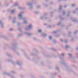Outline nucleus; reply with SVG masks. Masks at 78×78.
I'll return each mask as SVG.
<instances>
[{
    "label": "nucleus",
    "mask_w": 78,
    "mask_h": 78,
    "mask_svg": "<svg viewBox=\"0 0 78 78\" xmlns=\"http://www.w3.org/2000/svg\"><path fill=\"white\" fill-rule=\"evenodd\" d=\"M5 46H7L8 47V48L9 49V50H13V51L15 53L16 55H18V56H19L20 55V53L18 52V51H16V50H18L19 49V48L17 47L18 45H19V43L16 41H14V42L11 43V46H10L9 45L6 44H5ZM14 47H17L16 48H15Z\"/></svg>",
    "instance_id": "obj_1"
},
{
    "label": "nucleus",
    "mask_w": 78,
    "mask_h": 78,
    "mask_svg": "<svg viewBox=\"0 0 78 78\" xmlns=\"http://www.w3.org/2000/svg\"><path fill=\"white\" fill-rule=\"evenodd\" d=\"M66 70L67 72H72L73 74L76 76H78V74L76 72H75L72 69L70 68L69 66H66Z\"/></svg>",
    "instance_id": "obj_2"
},
{
    "label": "nucleus",
    "mask_w": 78,
    "mask_h": 78,
    "mask_svg": "<svg viewBox=\"0 0 78 78\" xmlns=\"http://www.w3.org/2000/svg\"><path fill=\"white\" fill-rule=\"evenodd\" d=\"M58 57L59 58L62 60L60 61V62L62 64L63 66H65V70H66V66H67V65L66 64V60L64 58H62L61 57V55H58Z\"/></svg>",
    "instance_id": "obj_3"
},
{
    "label": "nucleus",
    "mask_w": 78,
    "mask_h": 78,
    "mask_svg": "<svg viewBox=\"0 0 78 78\" xmlns=\"http://www.w3.org/2000/svg\"><path fill=\"white\" fill-rule=\"evenodd\" d=\"M25 14V12H20V13L18 15V16L19 17V20H22V19H25V18H24V17H22V15H23Z\"/></svg>",
    "instance_id": "obj_4"
},
{
    "label": "nucleus",
    "mask_w": 78,
    "mask_h": 78,
    "mask_svg": "<svg viewBox=\"0 0 78 78\" xmlns=\"http://www.w3.org/2000/svg\"><path fill=\"white\" fill-rule=\"evenodd\" d=\"M33 26L32 24H30L28 26L25 28V30L26 31H30L31 30Z\"/></svg>",
    "instance_id": "obj_5"
},
{
    "label": "nucleus",
    "mask_w": 78,
    "mask_h": 78,
    "mask_svg": "<svg viewBox=\"0 0 78 78\" xmlns=\"http://www.w3.org/2000/svg\"><path fill=\"white\" fill-rule=\"evenodd\" d=\"M3 74L4 75H7V76H9L10 77V78H15V77H14V76H12L11 74H9L8 73H5V72L4 73H3Z\"/></svg>",
    "instance_id": "obj_6"
},
{
    "label": "nucleus",
    "mask_w": 78,
    "mask_h": 78,
    "mask_svg": "<svg viewBox=\"0 0 78 78\" xmlns=\"http://www.w3.org/2000/svg\"><path fill=\"white\" fill-rule=\"evenodd\" d=\"M26 4L28 6H29L30 9H33L34 8L32 3H27Z\"/></svg>",
    "instance_id": "obj_7"
},
{
    "label": "nucleus",
    "mask_w": 78,
    "mask_h": 78,
    "mask_svg": "<svg viewBox=\"0 0 78 78\" xmlns=\"http://www.w3.org/2000/svg\"><path fill=\"white\" fill-rule=\"evenodd\" d=\"M0 37H1V38H2L3 39H5L7 41H9V39L8 38L6 37V36L4 35H0Z\"/></svg>",
    "instance_id": "obj_8"
},
{
    "label": "nucleus",
    "mask_w": 78,
    "mask_h": 78,
    "mask_svg": "<svg viewBox=\"0 0 78 78\" xmlns=\"http://www.w3.org/2000/svg\"><path fill=\"white\" fill-rule=\"evenodd\" d=\"M48 19V18L47 17H45L43 16H41L40 18V20H47Z\"/></svg>",
    "instance_id": "obj_9"
},
{
    "label": "nucleus",
    "mask_w": 78,
    "mask_h": 78,
    "mask_svg": "<svg viewBox=\"0 0 78 78\" xmlns=\"http://www.w3.org/2000/svg\"><path fill=\"white\" fill-rule=\"evenodd\" d=\"M7 56H8V57H9V58H10V59H13V57L11 55V54L7 53Z\"/></svg>",
    "instance_id": "obj_10"
},
{
    "label": "nucleus",
    "mask_w": 78,
    "mask_h": 78,
    "mask_svg": "<svg viewBox=\"0 0 78 78\" xmlns=\"http://www.w3.org/2000/svg\"><path fill=\"white\" fill-rule=\"evenodd\" d=\"M0 25H1V27L2 28H5L4 27V23L1 20H0Z\"/></svg>",
    "instance_id": "obj_11"
},
{
    "label": "nucleus",
    "mask_w": 78,
    "mask_h": 78,
    "mask_svg": "<svg viewBox=\"0 0 78 78\" xmlns=\"http://www.w3.org/2000/svg\"><path fill=\"white\" fill-rule=\"evenodd\" d=\"M24 55L28 59V60H29V61H30L31 60V58L28 56V55H27V54L26 52L24 53Z\"/></svg>",
    "instance_id": "obj_12"
},
{
    "label": "nucleus",
    "mask_w": 78,
    "mask_h": 78,
    "mask_svg": "<svg viewBox=\"0 0 78 78\" xmlns=\"http://www.w3.org/2000/svg\"><path fill=\"white\" fill-rule=\"evenodd\" d=\"M42 54L46 58H50L51 57V55H45L44 53H42Z\"/></svg>",
    "instance_id": "obj_13"
},
{
    "label": "nucleus",
    "mask_w": 78,
    "mask_h": 78,
    "mask_svg": "<svg viewBox=\"0 0 78 78\" xmlns=\"http://www.w3.org/2000/svg\"><path fill=\"white\" fill-rule=\"evenodd\" d=\"M19 6V3H16L15 4H14L12 5V7H16V6Z\"/></svg>",
    "instance_id": "obj_14"
},
{
    "label": "nucleus",
    "mask_w": 78,
    "mask_h": 78,
    "mask_svg": "<svg viewBox=\"0 0 78 78\" xmlns=\"http://www.w3.org/2000/svg\"><path fill=\"white\" fill-rule=\"evenodd\" d=\"M24 18H25V19H22V20H23L24 24H27V21H26L27 20V18L26 17H24Z\"/></svg>",
    "instance_id": "obj_15"
},
{
    "label": "nucleus",
    "mask_w": 78,
    "mask_h": 78,
    "mask_svg": "<svg viewBox=\"0 0 78 78\" xmlns=\"http://www.w3.org/2000/svg\"><path fill=\"white\" fill-rule=\"evenodd\" d=\"M41 36L43 37H45L47 35L45 33H41Z\"/></svg>",
    "instance_id": "obj_16"
},
{
    "label": "nucleus",
    "mask_w": 78,
    "mask_h": 78,
    "mask_svg": "<svg viewBox=\"0 0 78 78\" xmlns=\"http://www.w3.org/2000/svg\"><path fill=\"white\" fill-rule=\"evenodd\" d=\"M30 55L31 56H37L38 55L37 54H36L33 52H31L30 53Z\"/></svg>",
    "instance_id": "obj_17"
},
{
    "label": "nucleus",
    "mask_w": 78,
    "mask_h": 78,
    "mask_svg": "<svg viewBox=\"0 0 78 78\" xmlns=\"http://www.w3.org/2000/svg\"><path fill=\"white\" fill-rule=\"evenodd\" d=\"M8 61L9 62H12V64H14V61L12 60L8 59Z\"/></svg>",
    "instance_id": "obj_18"
},
{
    "label": "nucleus",
    "mask_w": 78,
    "mask_h": 78,
    "mask_svg": "<svg viewBox=\"0 0 78 78\" xmlns=\"http://www.w3.org/2000/svg\"><path fill=\"white\" fill-rule=\"evenodd\" d=\"M62 11V6L60 5L59 7L58 13H60L61 11Z\"/></svg>",
    "instance_id": "obj_19"
},
{
    "label": "nucleus",
    "mask_w": 78,
    "mask_h": 78,
    "mask_svg": "<svg viewBox=\"0 0 78 78\" xmlns=\"http://www.w3.org/2000/svg\"><path fill=\"white\" fill-rule=\"evenodd\" d=\"M24 34H26V35H27V36H31V35H32V34H30L28 33H27V32H24Z\"/></svg>",
    "instance_id": "obj_20"
},
{
    "label": "nucleus",
    "mask_w": 78,
    "mask_h": 78,
    "mask_svg": "<svg viewBox=\"0 0 78 78\" xmlns=\"http://www.w3.org/2000/svg\"><path fill=\"white\" fill-rule=\"evenodd\" d=\"M32 51H36L37 53H39V51L37 50L36 48H33L32 50Z\"/></svg>",
    "instance_id": "obj_21"
},
{
    "label": "nucleus",
    "mask_w": 78,
    "mask_h": 78,
    "mask_svg": "<svg viewBox=\"0 0 78 78\" xmlns=\"http://www.w3.org/2000/svg\"><path fill=\"white\" fill-rule=\"evenodd\" d=\"M68 55L69 56V58H70L71 59H73V57H72V54L70 53H68Z\"/></svg>",
    "instance_id": "obj_22"
},
{
    "label": "nucleus",
    "mask_w": 78,
    "mask_h": 78,
    "mask_svg": "<svg viewBox=\"0 0 78 78\" xmlns=\"http://www.w3.org/2000/svg\"><path fill=\"white\" fill-rule=\"evenodd\" d=\"M55 70H57V71H58V72L59 73L60 72V70L59 69V68H58V67H56L55 68Z\"/></svg>",
    "instance_id": "obj_23"
},
{
    "label": "nucleus",
    "mask_w": 78,
    "mask_h": 78,
    "mask_svg": "<svg viewBox=\"0 0 78 78\" xmlns=\"http://www.w3.org/2000/svg\"><path fill=\"white\" fill-rule=\"evenodd\" d=\"M18 8L19 9H26L25 7H18Z\"/></svg>",
    "instance_id": "obj_24"
},
{
    "label": "nucleus",
    "mask_w": 78,
    "mask_h": 78,
    "mask_svg": "<svg viewBox=\"0 0 78 78\" xmlns=\"http://www.w3.org/2000/svg\"><path fill=\"white\" fill-rule=\"evenodd\" d=\"M44 63V61H42L41 62V64L42 66H45Z\"/></svg>",
    "instance_id": "obj_25"
},
{
    "label": "nucleus",
    "mask_w": 78,
    "mask_h": 78,
    "mask_svg": "<svg viewBox=\"0 0 78 78\" xmlns=\"http://www.w3.org/2000/svg\"><path fill=\"white\" fill-rule=\"evenodd\" d=\"M23 36V34H18L17 37H22Z\"/></svg>",
    "instance_id": "obj_26"
},
{
    "label": "nucleus",
    "mask_w": 78,
    "mask_h": 78,
    "mask_svg": "<svg viewBox=\"0 0 78 78\" xmlns=\"http://www.w3.org/2000/svg\"><path fill=\"white\" fill-rule=\"evenodd\" d=\"M16 64H17V65H18V66H20V67H21V66H22V64H20L19 63V62L17 61L16 62Z\"/></svg>",
    "instance_id": "obj_27"
},
{
    "label": "nucleus",
    "mask_w": 78,
    "mask_h": 78,
    "mask_svg": "<svg viewBox=\"0 0 78 78\" xmlns=\"http://www.w3.org/2000/svg\"><path fill=\"white\" fill-rule=\"evenodd\" d=\"M62 17V15H60L59 16V18H60V20H64V18H61Z\"/></svg>",
    "instance_id": "obj_28"
},
{
    "label": "nucleus",
    "mask_w": 78,
    "mask_h": 78,
    "mask_svg": "<svg viewBox=\"0 0 78 78\" xmlns=\"http://www.w3.org/2000/svg\"><path fill=\"white\" fill-rule=\"evenodd\" d=\"M68 34L69 35L68 36V37H71V36H70V34H71V33H72L71 32H68Z\"/></svg>",
    "instance_id": "obj_29"
},
{
    "label": "nucleus",
    "mask_w": 78,
    "mask_h": 78,
    "mask_svg": "<svg viewBox=\"0 0 78 78\" xmlns=\"http://www.w3.org/2000/svg\"><path fill=\"white\" fill-rule=\"evenodd\" d=\"M30 76L32 78H37V77L34 76L33 75L31 74L30 75Z\"/></svg>",
    "instance_id": "obj_30"
},
{
    "label": "nucleus",
    "mask_w": 78,
    "mask_h": 78,
    "mask_svg": "<svg viewBox=\"0 0 78 78\" xmlns=\"http://www.w3.org/2000/svg\"><path fill=\"white\" fill-rule=\"evenodd\" d=\"M50 14L51 17H53V12H50Z\"/></svg>",
    "instance_id": "obj_31"
},
{
    "label": "nucleus",
    "mask_w": 78,
    "mask_h": 78,
    "mask_svg": "<svg viewBox=\"0 0 78 78\" xmlns=\"http://www.w3.org/2000/svg\"><path fill=\"white\" fill-rule=\"evenodd\" d=\"M8 35L9 36V37H13V35L10 33H9L8 34Z\"/></svg>",
    "instance_id": "obj_32"
},
{
    "label": "nucleus",
    "mask_w": 78,
    "mask_h": 78,
    "mask_svg": "<svg viewBox=\"0 0 78 78\" xmlns=\"http://www.w3.org/2000/svg\"><path fill=\"white\" fill-rule=\"evenodd\" d=\"M18 30L19 31H20V32H22V31L21 30L20 27H18Z\"/></svg>",
    "instance_id": "obj_33"
},
{
    "label": "nucleus",
    "mask_w": 78,
    "mask_h": 78,
    "mask_svg": "<svg viewBox=\"0 0 78 78\" xmlns=\"http://www.w3.org/2000/svg\"><path fill=\"white\" fill-rule=\"evenodd\" d=\"M61 36V35L60 34H56L55 35V37H59Z\"/></svg>",
    "instance_id": "obj_34"
},
{
    "label": "nucleus",
    "mask_w": 78,
    "mask_h": 78,
    "mask_svg": "<svg viewBox=\"0 0 78 78\" xmlns=\"http://www.w3.org/2000/svg\"><path fill=\"white\" fill-rule=\"evenodd\" d=\"M20 77L21 78H24L25 76H24L23 75V74H20Z\"/></svg>",
    "instance_id": "obj_35"
},
{
    "label": "nucleus",
    "mask_w": 78,
    "mask_h": 78,
    "mask_svg": "<svg viewBox=\"0 0 78 78\" xmlns=\"http://www.w3.org/2000/svg\"><path fill=\"white\" fill-rule=\"evenodd\" d=\"M9 20H12V16H9Z\"/></svg>",
    "instance_id": "obj_36"
},
{
    "label": "nucleus",
    "mask_w": 78,
    "mask_h": 78,
    "mask_svg": "<svg viewBox=\"0 0 78 78\" xmlns=\"http://www.w3.org/2000/svg\"><path fill=\"white\" fill-rule=\"evenodd\" d=\"M62 14H63V16H65V15H66V11H63L62 12Z\"/></svg>",
    "instance_id": "obj_37"
},
{
    "label": "nucleus",
    "mask_w": 78,
    "mask_h": 78,
    "mask_svg": "<svg viewBox=\"0 0 78 78\" xmlns=\"http://www.w3.org/2000/svg\"><path fill=\"white\" fill-rule=\"evenodd\" d=\"M21 50L22 51H23V52H24V55H25V50L23 49H21Z\"/></svg>",
    "instance_id": "obj_38"
},
{
    "label": "nucleus",
    "mask_w": 78,
    "mask_h": 78,
    "mask_svg": "<svg viewBox=\"0 0 78 78\" xmlns=\"http://www.w3.org/2000/svg\"><path fill=\"white\" fill-rule=\"evenodd\" d=\"M73 22H76V23H78V20H73Z\"/></svg>",
    "instance_id": "obj_39"
},
{
    "label": "nucleus",
    "mask_w": 78,
    "mask_h": 78,
    "mask_svg": "<svg viewBox=\"0 0 78 78\" xmlns=\"http://www.w3.org/2000/svg\"><path fill=\"white\" fill-rule=\"evenodd\" d=\"M52 42L54 43V44H56V40H53L52 41Z\"/></svg>",
    "instance_id": "obj_40"
},
{
    "label": "nucleus",
    "mask_w": 78,
    "mask_h": 78,
    "mask_svg": "<svg viewBox=\"0 0 78 78\" xmlns=\"http://www.w3.org/2000/svg\"><path fill=\"white\" fill-rule=\"evenodd\" d=\"M48 68L49 69H53V67H51L50 66H48Z\"/></svg>",
    "instance_id": "obj_41"
},
{
    "label": "nucleus",
    "mask_w": 78,
    "mask_h": 78,
    "mask_svg": "<svg viewBox=\"0 0 78 78\" xmlns=\"http://www.w3.org/2000/svg\"><path fill=\"white\" fill-rule=\"evenodd\" d=\"M38 32L39 33H42V30H38Z\"/></svg>",
    "instance_id": "obj_42"
},
{
    "label": "nucleus",
    "mask_w": 78,
    "mask_h": 78,
    "mask_svg": "<svg viewBox=\"0 0 78 78\" xmlns=\"http://www.w3.org/2000/svg\"><path fill=\"white\" fill-rule=\"evenodd\" d=\"M17 24L18 26H19L21 25V23H19V22H18L17 23Z\"/></svg>",
    "instance_id": "obj_43"
},
{
    "label": "nucleus",
    "mask_w": 78,
    "mask_h": 78,
    "mask_svg": "<svg viewBox=\"0 0 78 78\" xmlns=\"http://www.w3.org/2000/svg\"><path fill=\"white\" fill-rule=\"evenodd\" d=\"M48 38L49 40H52V37L51 36H49Z\"/></svg>",
    "instance_id": "obj_44"
},
{
    "label": "nucleus",
    "mask_w": 78,
    "mask_h": 78,
    "mask_svg": "<svg viewBox=\"0 0 78 78\" xmlns=\"http://www.w3.org/2000/svg\"><path fill=\"white\" fill-rule=\"evenodd\" d=\"M78 30H76L74 33V35H75V34H76V33H78Z\"/></svg>",
    "instance_id": "obj_45"
},
{
    "label": "nucleus",
    "mask_w": 78,
    "mask_h": 78,
    "mask_svg": "<svg viewBox=\"0 0 78 78\" xmlns=\"http://www.w3.org/2000/svg\"><path fill=\"white\" fill-rule=\"evenodd\" d=\"M37 8H38V9H39V8H41V5H37Z\"/></svg>",
    "instance_id": "obj_46"
},
{
    "label": "nucleus",
    "mask_w": 78,
    "mask_h": 78,
    "mask_svg": "<svg viewBox=\"0 0 78 78\" xmlns=\"http://www.w3.org/2000/svg\"><path fill=\"white\" fill-rule=\"evenodd\" d=\"M52 33V34H56V33H57V31H54Z\"/></svg>",
    "instance_id": "obj_47"
},
{
    "label": "nucleus",
    "mask_w": 78,
    "mask_h": 78,
    "mask_svg": "<svg viewBox=\"0 0 78 78\" xmlns=\"http://www.w3.org/2000/svg\"><path fill=\"white\" fill-rule=\"evenodd\" d=\"M33 39L34 41H37V38L35 37L33 38Z\"/></svg>",
    "instance_id": "obj_48"
},
{
    "label": "nucleus",
    "mask_w": 78,
    "mask_h": 78,
    "mask_svg": "<svg viewBox=\"0 0 78 78\" xmlns=\"http://www.w3.org/2000/svg\"><path fill=\"white\" fill-rule=\"evenodd\" d=\"M62 22H61V21L59 22L58 24V25H61V23Z\"/></svg>",
    "instance_id": "obj_49"
},
{
    "label": "nucleus",
    "mask_w": 78,
    "mask_h": 78,
    "mask_svg": "<svg viewBox=\"0 0 78 78\" xmlns=\"http://www.w3.org/2000/svg\"><path fill=\"white\" fill-rule=\"evenodd\" d=\"M71 6L72 7H75V4H73L71 5Z\"/></svg>",
    "instance_id": "obj_50"
},
{
    "label": "nucleus",
    "mask_w": 78,
    "mask_h": 78,
    "mask_svg": "<svg viewBox=\"0 0 78 78\" xmlns=\"http://www.w3.org/2000/svg\"><path fill=\"white\" fill-rule=\"evenodd\" d=\"M61 55L63 57H64V56H65V54H64V53H62L61 54Z\"/></svg>",
    "instance_id": "obj_51"
},
{
    "label": "nucleus",
    "mask_w": 78,
    "mask_h": 78,
    "mask_svg": "<svg viewBox=\"0 0 78 78\" xmlns=\"http://www.w3.org/2000/svg\"><path fill=\"white\" fill-rule=\"evenodd\" d=\"M60 41H61V42H64V41L62 39V38H61L60 39Z\"/></svg>",
    "instance_id": "obj_52"
},
{
    "label": "nucleus",
    "mask_w": 78,
    "mask_h": 78,
    "mask_svg": "<svg viewBox=\"0 0 78 78\" xmlns=\"http://www.w3.org/2000/svg\"><path fill=\"white\" fill-rule=\"evenodd\" d=\"M72 67H75V66H76V65H75L74 64H72Z\"/></svg>",
    "instance_id": "obj_53"
},
{
    "label": "nucleus",
    "mask_w": 78,
    "mask_h": 78,
    "mask_svg": "<svg viewBox=\"0 0 78 78\" xmlns=\"http://www.w3.org/2000/svg\"><path fill=\"white\" fill-rule=\"evenodd\" d=\"M15 12V10H12L11 11V12L12 13H14V12Z\"/></svg>",
    "instance_id": "obj_54"
},
{
    "label": "nucleus",
    "mask_w": 78,
    "mask_h": 78,
    "mask_svg": "<svg viewBox=\"0 0 78 78\" xmlns=\"http://www.w3.org/2000/svg\"><path fill=\"white\" fill-rule=\"evenodd\" d=\"M53 55L54 56V58H57V56H56L55 55L53 54Z\"/></svg>",
    "instance_id": "obj_55"
},
{
    "label": "nucleus",
    "mask_w": 78,
    "mask_h": 78,
    "mask_svg": "<svg viewBox=\"0 0 78 78\" xmlns=\"http://www.w3.org/2000/svg\"><path fill=\"white\" fill-rule=\"evenodd\" d=\"M74 68L76 69H78V66H76L75 67H74Z\"/></svg>",
    "instance_id": "obj_56"
},
{
    "label": "nucleus",
    "mask_w": 78,
    "mask_h": 78,
    "mask_svg": "<svg viewBox=\"0 0 78 78\" xmlns=\"http://www.w3.org/2000/svg\"><path fill=\"white\" fill-rule=\"evenodd\" d=\"M64 41L65 42V43H67L68 42L67 40L66 39L64 40Z\"/></svg>",
    "instance_id": "obj_57"
},
{
    "label": "nucleus",
    "mask_w": 78,
    "mask_h": 78,
    "mask_svg": "<svg viewBox=\"0 0 78 78\" xmlns=\"http://www.w3.org/2000/svg\"><path fill=\"white\" fill-rule=\"evenodd\" d=\"M13 30V29L12 28H11L9 29V30L10 31H12Z\"/></svg>",
    "instance_id": "obj_58"
},
{
    "label": "nucleus",
    "mask_w": 78,
    "mask_h": 78,
    "mask_svg": "<svg viewBox=\"0 0 78 78\" xmlns=\"http://www.w3.org/2000/svg\"><path fill=\"white\" fill-rule=\"evenodd\" d=\"M76 10L73 11V14H75L76 13Z\"/></svg>",
    "instance_id": "obj_59"
},
{
    "label": "nucleus",
    "mask_w": 78,
    "mask_h": 78,
    "mask_svg": "<svg viewBox=\"0 0 78 78\" xmlns=\"http://www.w3.org/2000/svg\"><path fill=\"white\" fill-rule=\"evenodd\" d=\"M65 47L66 48H69V46L67 45Z\"/></svg>",
    "instance_id": "obj_60"
},
{
    "label": "nucleus",
    "mask_w": 78,
    "mask_h": 78,
    "mask_svg": "<svg viewBox=\"0 0 78 78\" xmlns=\"http://www.w3.org/2000/svg\"><path fill=\"white\" fill-rule=\"evenodd\" d=\"M12 23H16V21H13L12 22Z\"/></svg>",
    "instance_id": "obj_61"
},
{
    "label": "nucleus",
    "mask_w": 78,
    "mask_h": 78,
    "mask_svg": "<svg viewBox=\"0 0 78 78\" xmlns=\"http://www.w3.org/2000/svg\"><path fill=\"white\" fill-rule=\"evenodd\" d=\"M35 13L36 14H37L39 13V12H35Z\"/></svg>",
    "instance_id": "obj_62"
},
{
    "label": "nucleus",
    "mask_w": 78,
    "mask_h": 78,
    "mask_svg": "<svg viewBox=\"0 0 78 78\" xmlns=\"http://www.w3.org/2000/svg\"><path fill=\"white\" fill-rule=\"evenodd\" d=\"M66 30H68L69 29V26L67 27L66 28Z\"/></svg>",
    "instance_id": "obj_63"
},
{
    "label": "nucleus",
    "mask_w": 78,
    "mask_h": 78,
    "mask_svg": "<svg viewBox=\"0 0 78 78\" xmlns=\"http://www.w3.org/2000/svg\"><path fill=\"white\" fill-rule=\"evenodd\" d=\"M58 74V73H55V75H57Z\"/></svg>",
    "instance_id": "obj_64"
}]
</instances>
